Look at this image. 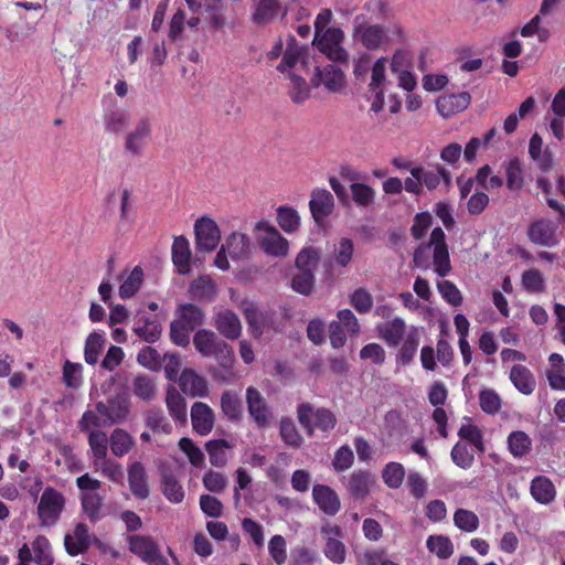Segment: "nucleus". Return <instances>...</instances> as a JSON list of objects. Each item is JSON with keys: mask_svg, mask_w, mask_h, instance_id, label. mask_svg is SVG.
<instances>
[{"mask_svg": "<svg viewBox=\"0 0 565 565\" xmlns=\"http://www.w3.org/2000/svg\"><path fill=\"white\" fill-rule=\"evenodd\" d=\"M505 175L510 190H520L523 186V168L519 159H511L505 164Z\"/></svg>", "mask_w": 565, "mask_h": 565, "instance_id": "obj_63", "label": "nucleus"}, {"mask_svg": "<svg viewBox=\"0 0 565 565\" xmlns=\"http://www.w3.org/2000/svg\"><path fill=\"white\" fill-rule=\"evenodd\" d=\"M195 249L199 253L214 252L221 242L218 224L210 215L200 216L193 225Z\"/></svg>", "mask_w": 565, "mask_h": 565, "instance_id": "obj_9", "label": "nucleus"}, {"mask_svg": "<svg viewBox=\"0 0 565 565\" xmlns=\"http://www.w3.org/2000/svg\"><path fill=\"white\" fill-rule=\"evenodd\" d=\"M246 399L249 415L258 427H265L268 423L267 407L260 393L253 386H249L246 390Z\"/></svg>", "mask_w": 565, "mask_h": 565, "instance_id": "obj_30", "label": "nucleus"}, {"mask_svg": "<svg viewBox=\"0 0 565 565\" xmlns=\"http://www.w3.org/2000/svg\"><path fill=\"white\" fill-rule=\"evenodd\" d=\"M174 319L193 329L203 322L204 313L192 303H183L178 306Z\"/></svg>", "mask_w": 565, "mask_h": 565, "instance_id": "obj_46", "label": "nucleus"}, {"mask_svg": "<svg viewBox=\"0 0 565 565\" xmlns=\"http://www.w3.org/2000/svg\"><path fill=\"white\" fill-rule=\"evenodd\" d=\"M96 411L105 426L125 423L130 414V398L125 392L117 393L105 402L96 403Z\"/></svg>", "mask_w": 565, "mask_h": 565, "instance_id": "obj_8", "label": "nucleus"}, {"mask_svg": "<svg viewBox=\"0 0 565 565\" xmlns=\"http://www.w3.org/2000/svg\"><path fill=\"white\" fill-rule=\"evenodd\" d=\"M530 492L533 499L541 504L554 501L556 489L553 482L545 476H537L531 481Z\"/></svg>", "mask_w": 565, "mask_h": 565, "instance_id": "obj_32", "label": "nucleus"}, {"mask_svg": "<svg viewBox=\"0 0 565 565\" xmlns=\"http://www.w3.org/2000/svg\"><path fill=\"white\" fill-rule=\"evenodd\" d=\"M190 294L199 300H212L217 294V287L210 276H200L192 281Z\"/></svg>", "mask_w": 565, "mask_h": 565, "instance_id": "obj_43", "label": "nucleus"}, {"mask_svg": "<svg viewBox=\"0 0 565 565\" xmlns=\"http://www.w3.org/2000/svg\"><path fill=\"white\" fill-rule=\"evenodd\" d=\"M185 2L193 13L206 11L212 14V22L216 26H221L223 24V20L217 15V12L222 7L221 0H185Z\"/></svg>", "mask_w": 565, "mask_h": 565, "instance_id": "obj_49", "label": "nucleus"}, {"mask_svg": "<svg viewBox=\"0 0 565 565\" xmlns=\"http://www.w3.org/2000/svg\"><path fill=\"white\" fill-rule=\"evenodd\" d=\"M313 64V56L309 54L307 47L299 44L294 38H288L282 58L276 68L285 76H289L292 73H307Z\"/></svg>", "mask_w": 565, "mask_h": 565, "instance_id": "obj_5", "label": "nucleus"}, {"mask_svg": "<svg viewBox=\"0 0 565 565\" xmlns=\"http://www.w3.org/2000/svg\"><path fill=\"white\" fill-rule=\"evenodd\" d=\"M143 270L141 267L136 266L130 271L121 275V282L118 289V295L121 299H129L134 297L140 289L143 282Z\"/></svg>", "mask_w": 565, "mask_h": 565, "instance_id": "obj_33", "label": "nucleus"}, {"mask_svg": "<svg viewBox=\"0 0 565 565\" xmlns=\"http://www.w3.org/2000/svg\"><path fill=\"white\" fill-rule=\"evenodd\" d=\"M127 472L128 484L132 495L140 500L147 499L150 490L145 466L140 461H135L128 466Z\"/></svg>", "mask_w": 565, "mask_h": 565, "instance_id": "obj_22", "label": "nucleus"}, {"mask_svg": "<svg viewBox=\"0 0 565 565\" xmlns=\"http://www.w3.org/2000/svg\"><path fill=\"white\" fill-rule=\"evenodd\" d=\"M324 556L334 564H342L347 557V547L341 539L327 537L323 547Z\"/></svg>", "mask_w": 565, "mask_h": 565, "instance_id": "obj_59", "label": "nucleus"}, {"mask_svg": "<svg viewBox=\"0 0 565 565\" xmlns=\"http://www.w3.org/2000/svg\"><path fill=\"white\" fill-rule=\"evenodd\" d=\"M254 230L258 244L266 255L285 258L289 254L288 239L268 221H258Z\"/></svg>", "mask_w": 565, "mask_h": 565, "instance_id": "obj_6", "label": "nucleus"}, {"mask_svg": "<svg viewBox=\"0 0 565 565\" xmlns=\"http://www.w3.org/2000/svg\"><path fill=\"white\" fill-rule=\"evenodd\" d=\"M508 449L513 458L520 459L532 450V439L523 430H514L509 434Z\"/></svg>", "mask_w": 565, "mask_h": 565, "instance_id": "obj_36", "label": "nucleus"}, {"mask_svg": "<svg viewBox=\"0 0 565 565\" xmlns=\"http://www.w3.org/2000/svg\"><path fill=\"white\" fill-rule=\"evenodd\" d=\"M231 445L225 439H213L205 444V449L210 457V462L214 467H224L227 462L226 449Z\"/></svg>", "mask_w": 565, "mask_h": 565, "instance_id": "obj_48", "label": "nucleus"}, {"mask_svg": "<svg viewBox=\"0 0 565 565\" xmlns=\"http://www.w3.org/2000/svg\"><path fill=\"white\" fill-rule=\"evenodd\" d=\"M311 215L317 224H322L334 209L332 194L324 189H315L309 202Z\"/></svg>", "mask_w": 565, "mask_h": 565, "instance_id": "obj_18", "label": "nucleus"}, {"mask_svg": "<svg viewBox=\"0 0 565 565\" xmlns=\"http://www.w3.org/2000/svg\"><path fill=\"white\" fill-rule=\"evenodd\" d=\"M354 244L350 238L342 237L334 243L329 263L332 268H344L350 265L353 259Z\"/></svg>", "mask_w": 565, "mask_h": 565, "instance_id": "obj_29", "label": "nucleus"}, {"mask_svg": "<svg viewBox=\"0 0 565 565\" xmlns=\"http://www.w3.org/2000/svg\"><path fill=\"white\" fill-rule=\"evenodd\" d=\"M129 551L148 565H169L161 554L158 543L149 535H131L128 540Z\"/></svg>", "mask_w": 565, "mask_h": 565, "instance_id": "obj_12", "label": "nucleus"}, {"mask_svg": "<svg viewBox=\"0 0 565 565\" xmlns=\"http://www.w3.org/2000/svg\"><path fill=\"white\" fill-rule=\"evenodd\" d=\"M303 73H292L289 76H286L289 81V94L291 99L297 103H303L310 96V88L307 84L306 79L302 77Z\"/></svg>", "mask_w": 565, "mask_h": 565, "instance_id": "obj_52", "label": "nucleus"}, {"mask_svg": "<svg viewBox=\"0 0 565 565\" xmlns=\"http://www.w3.org/2000/svg\"><path fill=\"white\" fill-rule=\"evenodd\" d=\"M253 21L270 23L279 17L281 7L279 0H253Z\"/></svg>", "mask_w": 565, "mask_h": 565, "instance_id": "obj_31", "label": "nucleus"}, {"mask_svg": "<svg viewBox=\"0 0 565 565\" xmlns=\"http://www.w3.org/2000/svg\"><path fill=\"white\" fill-rule=\"evenodd\" d=\"M276 220L279 227L287 234L296 233L301 225V217L298 211L291 206H279Z\"/></svg>", "mask_w": 565, "mask_h": 565, "instance_id": "obj_40", "label": "nucleus"}, {"mask_svg": "<svg viewBox=\"0 0 565 565\" xmlns=\"http://www.w3.org/2000/svg\"><path fill=\"white\" fill-rule=\"evenodd\" d=\"M405 478V468L401 462L391 461L382 470L383 482L390 489H397L402 486Z\"/></svg>", "mask_w": 565, "mask_h": 565, "instance_id": "obj_50", "label": "nucleus"}, {"mask_svg": "<svg viewBox=\"0 0 565 565\" xmlns=\"http://www.w3.org/2000/svg\"><path fill=\"white\" fill-rule=\"evenodd\" d=\"M458 436L470 443L478 452L483 454L486 451L482 431L478 426L472 424L462 425L458 430Z\"/></svg>", "mask_w": 565, "mask_h": 565, "instance_id": "obj_60", "label": "nucleus"}, {"mask_svg": "<svg viewBox=\"0 0 565 565\" xmlns=\"http://www.w3.org/2000/svg\"><path fill=\"white\" fill-rule=\"evenodd\" d=\"M152 135V120L148 116H141L135 122L132 129L125 136L124 149L134 157L140 156Z\"/></svg>", "mask_w": 565, "mask_h": 565, "instance_id": "obj_13", "label": "nucleus"}, {"mask_svg": "<svg viewBox=\"0 0 565 565\" xmlns=\"http://www.w3.org/2000/svg\"><path fill=\"white\" fill-rule=\"evenodd\" d=\"M313 66V74L310 83L313 87H323L330 93H339L345 87V75L337 66L328 64L323 67Z\"/></svg>", "mask_w": 565, "mask_h": 565, "instance_id": "obj_14", "label": "nucleus"}, {"mask_svg": "<svg viewBox=\"0 0 565 565\" xmlns=\"http://www.w3.org/2000/svg\"><path fill=\"white\" fill-rule=\"evenodd\" d=\"M312 498L319 509L327 515L333 516L341 509L337 492L329 486L316 484L312 488Z\"/></svg>", "mask_w": 565, "mask_h": 565, "instance_id": "obj_20", "label": "nucleus"}, {"mask_svg": "<svg viewBox=\"0 0 565 565\" xmlns=\"http://www.w3.org/2000/svg\"><path fill=\"white\" fill-rule=\"evenodd\" d=\"M103 501L104 498L97 492H84L81 494L82 509L90 522L95 523L102 519Z\"/></svg>", "mask_w": 565, "mask_h": 565, "instance_id": "obj_44", "label": "nucleus"}, {"mask_svg": "<svg viewBox=\"0 0 565 565\" xmlns=\"http://www.w3.org/2000/svg\"><path fill=\"white\" fill-rule=\"evenodd\" d=\"M387 63V58L381 56L373 62L370 71L365 98L370 109L375 114L382 111L385 105V92L388 85Z\"/></svg>", "mask_w": 565, "mask_h": 565, "instance_id": "obj_4", "label": "nucleus"}, {"mask_svg": "<svg viewBox=\"0 0 565 565\" xmlns=\"http://www.w3.org/2000/svg\"><path fill=\"white\" fill-rule=\"evenodd\" d=\"M191 422L194 431L206 436L214 427V412L207 404L195 402L191 407Z\"/></svg>", "mask_w": 565, "mask_h": 565, "instance_id": "obj_23", "label": "nucleus"}, {"mask_svg": "<svg viewBox=\"0 0 565 565\" xmlns=\"http://www.w3.org/2000/svg\"><path fill=\"white\" fill-rule=\"evenodd\" d=\"M321 259V253L313 246H305L296 257L297 270L315 273Z\"/></svg>", "mask_w": 565, "mask_h": 565, "instance_id": "obj_45", "label": "nucleus"}, {"mask_svg": "<svg viewBox=\"0 0 565 565\" xmlns=\"http://www.w3.org/2000/svg\"><path fill=\"white\" fill-rule=\"evenodd\" d=\"M450 457L452 462L461 469H470L475 463V455L468 445L458 441L451 449Z\"/></svg>", "mask_w": 565, "mask_h": 565, "instance_id": "obj_58", "label": "nucleus"}, {"mask_svg": "<svg viewBox=\"0 0 565 565\" xmlns=\"http://www.w3.org/2000/svg\"><path fill=\"white\" fill-rule=\"evenodd\" d=\"M297 415L300 425L310 436L313 434L315 429L328 433L337 425L335 415L324 407L313 409L310 404L303 403L298 406Z\"/></svg>", "mask_w": 565, "mask_h": 565, "instance_id": "obj_7", "label": "nucleus"}, {"mask_svg": "<svg viewBox=\"0 0 565 565\" xmlns=\"http://www.w3.org/2000/svg\"><path fill=\"white\" fill-rule=\"evenodd\" d=\"M454 523L459 530L467 533L477 531L480 525L478 515L473 511L463 508L455 511Z\"/></svg>", "mask_w": 565, "mask_h": 565, "instance_id": "obj_55", "label": "nucleus"}, {"mask_svg": "<svg viewBox=\"0 0 565 565\" xmlns=\"http://www.w3.org/2000/svg\"><path fill=\"white\" fill-rule=\"evenodd\" d=\"M88 445L94 457V469L98 470L99 460H104L107 457L109 438L105 431L93 429L88 434Z\"/></svg>", "mask_w": 565, "mask_h": 565, "instance_id": "obj_34", "label": "nucleus"}, {"mask_svg": "<svg viewBox=\"0 0 565 565\" xmlns=\"http://www.w3.org/2000/svg\"><path fill=\"white\" fill-rule=\"evenodd\" d=\"M530 239L542 246H555L559 242L557 225L548 220H539L529 228Z\"/></svg>", "mask_w": 565, "mask_h": 565, "instance_id": "obj_17", "label": "nucleus"}, {"mask_svg": "<svg viewBox=\"0 0 565 565\" xmlns=\"http://www.w3.org/2000/svg\"><path fill=\"white\" fill-rule=\"evenodd\" d=\"M221 408L230 420H238L242 417V402L236 393L224 392L221 397Z\"/></svg>", "mask_w": 565, "mask_h": 565, "instance_id": "obj_54", "label": "nucleus"}, {"mask_svg": "<svg viewBox=\"0 0 565 565\" xmlns=\"http://www.w3.org/2000/svg\"><path fill=\"white\" fill-rule=\"evenodd\" d=\"M145 424L153 434L169 435L172 431V425L160 408L148 409L145 413Z\"/></svg>", "mask_w": 565, "mask_h": 565, "instance_id": "obj_42", "label": "nucleus"}, {"mask_svg": "<svg viewBox=\"0 0 565 565\" xmlns=\"http://www.w3.org/2000/svg\"><path fill=\"white\" fill-rule=\"evenodd\" d=\"M179 385L181 391L191 397H206L210 392L206 379L191 369H184L181 372Z\"/></svg>", "mask_w": 565, "mask_h": 565, "instance_id": "obj_19", "label": "nucleus"}, {"mask_svg": "<svg viewBox=\"0 0 565 565\" xmlns=\"http://www.w3.org/2000/svg\"><path fill=\"white\" fill-rule=\"evenodd\" d=\"M103 122L106 132L120 135L127 130L130 124V113L116 104L110 105L104 109Z\"/></svg>", "mask_w": 565, "mask_h": 565, "instance_id": "obj_16", "label": "nucleus"}, {"mask_svg": "<svg viewBox=\"0 0 565 565\" xmlns=\"http://www.w3.org/2000/svg\"><path fill=\"white\" fill-rule=\"evenodd\" d=\"M361 562L364 565H399L388 557V554L384 548L366 550L362 554Z\"/></svg>", "mask_w": 565, "mask_h": 565, "instance_id": "obj_64", "label": "nucleus"}, {"mask_svg": "<svg viewBox=\"0 0 565 565\" xmlns=\"http://www.w3.org/2000/svg\"><path fill=\"white\" fill-rule=\"evenodd\" d=\"M411 174L419 177L423 189L426 188L429 191L436 190L441 182H444L446 186H449L451 182L450 173L439 164L433 167H414L411 169Z\"/></svg>", "mask_w": 565, "mask_h": 565, "instance_id": "obj_15", "label": "nucleus"}, {"mask_svg": "<svg viewBox=\"0 0 565 565\" xmlns=\"http://www.w3.org/2000/svg\"><path fill=\"white\" fill-rule=\"evenodd\" d=\"M193 343L200 353H222L227 347L213 331L206 329L196 331Z\"/></svg>", "mask_w": 565, "mask_h": 565, "instance_id": "obj_27", "label": "nucleus"}, {"mask_svg": "<svg viewBox=\"0 0 565 565\" xmlns=\"http://www.w3.org/2000/svg\"><path fill=\"white\" fill-rule=\"evenodd\" d=\"M373 482L372 475L369 471H354L348 482V490L354 499L363 500L369 493Z\"/></svg>", "mask_w": 565, "mask_h": 565, "instance_id": "obj_35", "label": "nucleus"}, {"mask_svg": "<svg viewBox=\"0 0 565 565\" xmlns=\"http://www.w3.org/2000/svg\"><path fill=\"white\" fill-rule=\"evenodd\" d=\"M405 331L406 324L401 318H395L380 328L382 338L393 345H396L403 340Z\"/></svg>", "mask_w": 565, "mask_h": 565, "instance_id": "obj_51", "label": "nucleus"}, {"mask_svg": "<svg viewBox=\"0 0 565 565\" xmlns=\"http://www.w3.org/2000/svg\"><path fill=\"white\" fill-rule=\"evenodd\" d=\"M191 249L186 237L178 236L172 244V262L179 274L186 275L191 271Z\"/></svg>", "mask_w": 565, "mask_h": 565, "instance_id": "obj_28", "label": "nucleus"}, {"mask_svg": "<svg viewBox=\"0 0 565 565\" xmlns=\"http://www.w3.org/2000/svg\"><path fill=\"white\" fill-rule=\"evenodd\" d=\"M332 12L329 9L321 10L315 21L313 44L329 60L338 63H349L350 54L343 46L344 32L340 28L329 26Z\"/></svg>", "mask_w": 565, "mask_h": 565, "instance_id": "obj_2", "label": "nucleus"}, {"mask_svg": "<svg viewBox=\"0 0 565 565\" xmlns=\"http://www.w3.org/2000/svg\"><path fill=\"white\" fill-rule=\"evenodd\" d=\"M402 28L396 23L379 24L367 21L364 14L354 18L352 39L367 51L385 49L392 42L402 39Z\"/></svg>", "mask_w": 565, "mask_h": 565, "instance_id": "obj_1", "label": "nucleus"}, {"mask_svg": "<svg viewBox=\"0 0 565 565\" xmlns=\"http://www.w3.org/2000/svg\"><path fill=\"white\" fill-rule=\"evenodd\" d=\"M479 404L486 414L495 415L501 409L502 401L494 390L486 388L479 393Z\"/></svg>", "mask_w": 565, "mask_h": 565, "instance_id": "obj_61", "label": "nucleus"}, {"mask_svg": "<svg viewBox=\"0 0 565 565\" xmlns=\"http://www.w3.org/2000/svg\"><path fill=\"white\" fill-rule=\"evenodd\" d=\"M138 362L152 370L160 367L164 362L166 377L170 381H175L181 367L180 355H137Z\"/></svg>", "mask_w": 565, "mask_h": 565, "instance_id": "obj_21", "label": "nucleus"}, {"mask_svg": "<svg viewBox=\"0 0 565 565\" xmlns=\"http://www.w3.org/2000/svg\"><path fill=\"white\" fill-rule=\"evenodd\" d=\"M426 545L429 552L436 554L439 558H449L454 553V545L448 536L430 535Z\"/></svg>", "mask_w": 565, "mask_h": 565, "instance_id": "obj_57", "label": "nucleus"}, {"mask_svg": "<svg viewBox=\"0 0 565 565\" xmlns=\"http://www.w3.org/2000/svg\"><path fill=\"white\" fill-rule=\"evenodd\" d=\"M513 385L523 394L529 395L535 388V380L531 371L523 365H514L510 372Z\"/></svg>", "mask_w": 565, "mask_h": 565, "instance_id": "obj_39", "label": "nucleus"}, {"mask_svg": "<svg viewBox=\"0 0 565 565\" xmlns=\"http://www.w3.org/2000/svg\"><path fill=\"white\" fill-rule=\"evenodd\" d=\"M109 446L116 457H124L134 448L135 439L127 430L116 428L110 434Z\"/></svg>", "mask_w": 565, "mask_h": 565, "instance_id": "obj_38", "label": "nucleus"}, {"mask_svg": "<svg viewBox=\"0 0 565 565\" xmlns=\"http://www.w3.org/2000/svg\"><path fill=\"white\" fill-rule=\"evenodd\" d=\"M136 334L146 342L153 343L161 335V324L157 320H138L134 328Z\"/></svg>", "mask_w": 565, "mask_h": 565, "instance_id": "obj_53", "label": "nucleus"}, {"mask_svg": "<svg viewBox=\"0 0 565 565\" xmlns=\"http://www.w3.org/2000/svg\"><path fill=\"white\" fill-rule=\"evenodd\" d=\"M548 383L554 390H565V363L563 355H550V369L546 371Z\"/></svg>", "mask_w": 565, "mask_h": 565, "instance_id": "obj_41", "label": "nucleus"}, {"mask_svg": "<svg viewBox=\"0 0 565 565\" xmlns=\"http://www.w3.org/2000/svg\"><path fill=\"white\" fill-rule=\"evenodd\" d=\"M315 273L297 270L291 280V288L301 295H310L315 287Z\"/></svg>", "mask_w": 565, "mask_h": 565, "instance_id": "obj_62", "label": "nucleus"}, {"mask_svg": "<svg viewBox=\"0 0 565 565\" xmlns=\"http://www.w3.org/2000/svg\"><path fill=\"white\" fill-rule=\"evenodd\" d=\"M65 507L64 495L52 487H46L38 504V518L41 526L57 523Z\"/></svg>", "mask_w": 565, "mask_h": 565, "instance_id": "obj_10", "label": "nucleus"}, {"mask_svg": "<svg viewBox=\"0 0 565 565\" xmlns=\"http://www.w3.org/2000/svg\"><path fill=\"white\" fill-rule=\"evenodd\" d=\"M233 260L245 259L252 252V242L247 234L232 232L222 244Z\"/></svg>", "mask_w": 565, "mask_h": 565, "instance_id": "obj_25", "label": "nucleus"}, {"mask_svg": "<svg viewBox=\"0 0 565 565\" xmlns=\"http://www.w3.org/2000/svg\"><path fill=\"white\" fill-rule=\"evenodd\" d=\"M433 248V259L435 271L441 277L449 274L451 266L449 259L448 247L445 242V233L440 227L433 230L429 244L420 246L414 254V263L417 267H427L428 256Z\"/></svg>", "mask_w": 565, "mask_h": 565, "instance_id": "obj_3", "label": "nucleus"}, {"mask_svg": "<svg viewBox=\"0 0 565 565\" xmlns=\"http://www.w3.org/2000/svg\"><path fill=\"white\" fill-rule=\"evenodd\" d=\"M161 491L167 500L174 504L181 503L185 497L182 484L169 471L163 472L161 476Z\"/></svg>", "mask_w": 565, "mask_h": 565, "instance_id": "obj_37", "label": "nucleus"}, {"mask_svg": "<svg viewBox=\"0 0 565 565\" xmlns=\"http://www.w3.org/2000/svg\"><path fill=\"white\" fill-rule=\"evenodd\" d=\"M214 326L225 338L234 340L241 335L242 324L233 311L222 309L214 316Z\"/></svg>", "mask_w": 565, "mask_h": 565, "instance_id": "obj_26", "label": "nucleus"}, {"mask_svg": "<svg viewBox=\"0 0 565 565\" xmlns=\"http://www.w3.org/2000/svg\"><path fill=\"white\" fill-rule=\"evenodd\" d=\"M360 331V324L354 313L349 309H342L337 313V320L329 324V338L333 349L343 348L348 335H355Z\"/></svg>", "mask_w": 565, "mask_h": 565, "instance_id": "obj_11", "label": "nucleus"}, {"mask_svg": "<svg viewBox=\"0 0 565 565\" xmlns=\"http://www.w3.org/2000/svg\"><path fill=\"white\" fill-rule=\"evenodd\" d=\"M399 298L405 308L417 312L424 320H430L436 316V309L428 305H422L420 301L409 291L402 292Z\"/></svg>", "mask_w": 565, "mask_h": 565, "instance_id": "obj_56", "label": "nucleus"}, {"mask_svg": "<svg viewBox=\"0 0 565 565\" xmlns=\"http://www.w3.org/2000/svg\"><path fill=\"white\" fill-rule=\"evenodd\" d=\"M471 97L468 93L449 94L437 99L436 107L440 116L448 118L457 113L463 111L470 105Z\"/></svg>", "mask_w": 565, "mask_h": 565, "instance_id": "obj_24", "label": "nucleus"}, {"mask_svg": "<svg viewBox=\"0 0 565 565\" xmlns=\"http://www.w3.org/2000/svg\"><path fill=\"white\" fill-rule=\"evenodd\" d=\"M33 562L38 565H53L54 556L50 541L44 535H38L32 542Z\"/></svg>", "mask_w": 565, "mask_h": 565, "instance_id": "obj_47", "label": "nucleus"}]
</instances>
